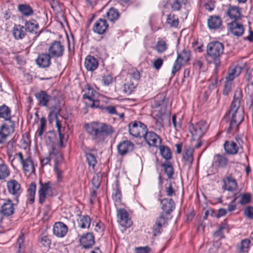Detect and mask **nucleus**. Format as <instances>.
<instances>
[{"instance_id": "nucleus-1", "label": "nucleus", "mask_w": 253, "mask_h": 253, "mask_svg": "<svg viewBox=\"0 0 253 253\" xmlns=\"http://www.w3.org/2000/svg\"><path fill=\"white\" fill-rule=\"evenodd\" d=\"M84 128L96 143L103 142L108 136L115 132V129L111 125L98 122L86 124Z\"/></svg>"}, {"instance_id": "nucleus-2", "label": "nucleus", "mask_w": 253, "mask_h": 253, "mask_svg": "<svg viewBox=\"0 0 253 253\" xmlns=\"http://www.w3.org/2000/svg\"><path fill=\"white\" fill-rule=\"evenodd\" d=\"M224 46L219 42H211L207 46V59L210 63L215 64V67L220 64V57L223 54Z\"/></svg>"}, {"instance_id": "nucleus-3", "label": "nucleus", "mask_w": 253, "mask_h": 253, "mask_svg": "<svg viewBox=\"0 0 253 253\" xmlns=\"http://www.w3.org/2000/svg\"><path fill=\"white\" fill-rule=\"evenodd\" d=\"M229 122V129L237 127L244 120V112L239 106H231L230 109L225 116Z\"/></svg>"}, {"instance_id": "nucleus-4", "label": "nucleus", "mask_w": 253, "mask_h": 253, "mask_svg": "<svg viewBox=\"0 0 253 253\" xmlns=\"http://www.w3.org/2000/svg\"><path fill=\"white\" fill-rule=\"evenodd\" d=\"M15 159L18 160L22 166L24 171L32 174L35 172V168L34 162L30 155L25 157L21 152L16 153L13 156H9V160L12 162Z\"/></svg>"}, {"instance_id": "nucleus-5", "label": "nucleus", "mask_w": 253, "mask_h": 253, "mask_svg": "<svg viewBox=\"0 0 253 253\" xmlns=\"http://www.w3.org/2000/svg\"><path fill=\"white\" fill-rule=\"evenodd\" d=\"M152 114L158 119L162 120L163 117L167 113V106L164 102V97L157 96L152 103Z\"/></svg>"}, {"instance_id": "nucleus-6", "label": "nucleus", "mask_w": 253, "mask_h": 253, "mask_svg": "<svg viewBox=\"0 0 253 253\" xmlns=\"http://www.w3.org/2000/svg\"><path fill=\"white\" fill-rule=\"evenodd\" d=\"M191 53L188 50L184 49L182 52L178 53L171 71L172 77H173L182 66L185 65L190 59Z\"/></svg>"}, {"instance_id": "nucleus-7", "label": "nucleus", "mask_w": 253, "mask_h": 253, "mask_svg": "<svg viewBox=\"0 0 253 253\" xmlns=\"http://www.w3.org/2000/svg\"><path fill=\"white\" fill-rule=\"evenodd\" d=\"M147 129L146 126L140 121H135L128 125L129 134L135 137H143Z\"/></svg>"}, {"instance_id": "nucleus-8", "label": "nucleus", "mask_w": 253, "mask_h": 253, "mask_svg": "<svg viewBox=\"0 0 253 253\" xmlns=\"http://www.w3.org/2000/svg\"><path fill=\"white\" fill-rule=\"evenodd\" d=\"M53 184L50 181L42 183L40 182L38 191L39 203L42 204L45 201L47 196H51L53 194Z\"/></svg>"}, {"instance_id": "nucleus-9", "label": "nucleus", "mask_w": 253, "mask_h": 253, "mask_svg": "<svg viewBox=\"0 0 253 253\" xmlns=\"http://www.w3.org/2000/svg\"><path fill=\"white\" fill-rule=\"evenodd\" d=\"M209 127L208 124L204 121L196 123L195 125H192L190 127V132L195 138H199L206 132Z\"/></svg>"}, {"instance_id": "nucleus-10", "label": "nucleus", "mask_w": 253, "mask_h": 253, "mask_svg": "<svg viewBox=\"0 0 253 253\" xmlns=\"http://www.w3.org/2000/svg\"><path fill=\"white\" fill-rule=\"evenodd\" d=\"M64 52V46L59 41H54L48 48V53L52 58H60L63 55Z\"/></svg>"}, {"instance_id": "nucleus-11", "label": "nucleus", "mask_w": 253, "mask_h": 253, "mask_svg": "<svg viewBox=\"0 0 253 253\" xmlns=\"http://www.w3.org/2000/svg\"><path fill=\"white\" fill-rule=\"evenodd\" d=\"M118 222L121 226L126 228L130 227L132 224V221L127 211L123 207L117 209Z\"/></svg>"}, {"instance_id": "nucleus-12", "label": "nucleus", "mask_w": 253, "mask_h": 253, "mask_svg": "<svg viewBox=\"0 0 253 253\" xmlns=\"http://www.w3.org/2000/svg\"><path fill=\"white\" fill-rule=\"evenodd\" d=\"M7 187L8 192L15 196V200L18 203V197L22 192L20 184L17 181L12 180L7 183Z\"/></svg>"}, {"instance_id": "nucleus-13", "label": "nucleus", "mask_w": 253, "mask_h": 253, "mask_svg": "<svg viewBox=\"0 0 253 253\" xmlns=\"http://www.w3.org/2000/svg\"><path fill=\"white\" fill-rule=\"evenodd\" d=\"M143 137L146 143L150 146L158 147L161 142L159 136L153 131H146Z\"/></svg>"}, {"instance_id": "nucleus-14", "label": "nucleus", "mask_w": 253, "mask_h": 253, "mask_svg": "<svg viewBox=\"0 0 253 253\" xmlns=\"http://www.w3.org/2000/svg\"><path fill=\"white\" fill-rule=\"evenodd\" d=\"M222 188L224 190L232 192L237 189V183L231 174H227L223 178Z\"/></svg>"}, {"instance_id": "nucleus-15", "label": "nucleus", "mask_w": 253, "mask_h": 253, "mask_svg": "<svg viewBox=\"0 0 253 253\" xmlns=\"http://www.w3.org/2000/svg\"><path fill=\"white\" fill-rule=\"evenodd\" d=\"M244 66H240L238 65H232L230 66L228 70V75L225 78L227 80L233 81L234 79L237 77L241 74L243 69L248 70V68L246 67V64H244Z\"/></svg>"}, {"instance_id": "nucleus-16", "label": "nucleus", "mask_w": 253, "mask_h": 253, "mask_svg": "<svg viewBox=\"0 0 253 253\" xmlns=\"http://www.w3.org/2000/svg\"><path fill=\"white\" fill-rule=\"evenodd\" d=\"M68 227L62 222H57L53 227V234L59 238L64 237L67 233Z\"/></svg>"}, {"instance_id": "nucleus-17", "label": "nucleus", "mask_w": 253, "mask_h": 253, "mask_svg": "<svg viewBox=\"0 0 253 253\" xmlns=\"http://www.w3.org/2000/svg\"><path fill=\"white\" fill-rule=\"evenodd\" d=\"M117 149L121 155H125L133 151L134 144L129 140H124L118 144Z\"/></svg>"}, {"instance_id": "nucleus-18", "label": "nucleus", "mask_w": 253, "mask_h": 253, "mask_svg": "<svg viewBox=\"0 0 253 253\" xmlns=\"http://www.w3.org/2000/svg\"><path fill=\"white\" fill-rule=\"evenodd\" d=\"M80 242L84 248H90L94 244V236L90 232L83 234L80 239Z\"/></svg>"}, {"instance_id": "nucleus-19", "label": "nucleus", "mask_w": 253, "mask_h": 253, "mask_svg": "<svg viewBox=\"0 0 253 253\" xmlns=\"http://www.w3.org/2000/svg\"><path fill=\"white\" fill-rule=\"evenodd\" d=\"M226 14L233 21H236L241 17V9L238 6L230 5L226 10Z\"/></svg>"}, {"instance_id": "nucleus-20", "label": "nucleus", "mask_w": 253, "mask_h": 253, "mask_svg": "<svg viewBox=\"0 0 253 253\" xmlns=\"http://www.w3.org/2000/svg\"><path fill=\"white\" fill-rule=\"evenodd\" d=\"M234 198L237 204L244 206L251 202L252 196L250 193H238L234 195Z\"/></svg>"}, {"instance_id": "nucleus-21", "label": "nucleus", "mask_w": 253, "mask_h": 253, "mask_svg": "<svg viewBox=\"0 0 253 253\" xmlns=\"http://www.w3.org/2000/svg\"><path fill=\"white\" fill-rule=\"evenodd\" d=\"M51 56L48 53H42L39 55L36 59L37 65L41 68L48 67L51 64Z\"/></svg>"}, {"instance_id": "nucleus-22", "label": "nucleus", "mask_w": 253, "mask_h": 253, "mask_svg": "<svg viewBox=\"0 0 253 253\" xmlns=\"http://www.w3.org/2000/svg\"><path fill=\"white\" fill-rule=\"evenodd\" d=\"M228 28L231 33L236 37L241 36L244 31L243 26L236 21L229 23L228 24Z\"/></svg>"}, {"instance_id": "nucleus-23", "label": "nucleus", "mask_w": 253, "mask_h": 253, "mask_svg": "<svg viewBox=\"0 0 253 253\" xmlns=\"http://www.w3.org/2000/svg\"><path fill=\"white\" fill-rule=\"evenodd\" d=\"M228 160L225 155L216 154L213 158L212 165L218 168H225L228 165Z\"/></svg>"}, {"instance_id": "nucleus-24", "label": "nucleus", "mask_w": 253, "mask_h": 253, "mask_svg": "<svg viewBox=\"0 0 253 253\" xmlns=\"http://www.w3.org/2000/svg\"><path fill=\"white\" fill-rule=\"evenodd\" d=\"M98 60L93 56L87 55L84 60V67L88 71H95L98 66Z\"/></svg>"}, {"instance_id": "nucleus-25", "label": "nucleus", "mask_w": 253, "mask_h": 253, "mask_svg": "<svg viewBox=\"0 0 253 253\" xmlns=\"http://www.w3.org/2000/svg\"><path fill=\"white\" fill-rule=\"evenodd\" d=\"M35 96L39 105L45 107L48 106V103L51 98V96L44 91H41L36 93Z\"/></svg>"}, {"instance_id": "nucleus-26", "label": "nucleus", "mask_w": 253, "mask_h": 253, "mask_svg": "<svg viewBox=\"0 0 253 253\" xmlns=\"http://www.w3.org/2000/svg\"><path fill=\"white\" fill-rule=\"evenodd\" d=\"M108 25L106 20L100 19L96 21L93 26V31L99 35L103 34L107 30Z\"/></svg>"}, {"instance_id": "nucleus-27", "label": "nucleus", "mask_w": 253, "mask_h": 253, "mask_svg": "<svg viewBox=\"0 0 253 253\" xmlns=\"http://www.w3.org/2000/svg\"><path fill=\"white\" fill-rule=\"evenodd\" d=\"M162 209L166 214H169L175 208V204L171 199L165 198L161 201Z\"/></svg>"}, {"instance_id": "nucleus-28", "label": "nucleus", "mask_w": 253, "mask_h": 253, "mask_svg": "<svg viewBox=\"0 0 253 253\" xmlns=\"http://www.w3.org/2000/svg\"><path fill=\"white\" fill-rule=\"evenodd\" d=\"M26 34V28L19 24L15 25L12 29V35L16 40H20L25 37Z\"/></svg>"}, {"instance_id": "nucleus-29", "label": "nucleus", "mask_w": 253, "mask_h": 253, "mask_svg": "<svg viewBox=\"0 0 253 253\" xmlns=\"http://www.w3.org/2000/svg\"><path fill=\"white\" fill-rule=\"evenodd\" d=\"M167 221V217L166 213H162L157 218L155 225L153 228L156 233H161L162 227L164 226Z\"/></svg>"}, {"instance_id": "nucleus-30", "label": "nucleus", "mask_w": 253, "mask_h": 253, "mask_svg": "<svg viewBox=\"0 0 253 253\" xmlns=\"http://www.w3.org/2000/svg\"><path fill=\"white\" fill-rule=\"evenodd\" d=\"M190 4L187 0H175L171 4V8L174 11L179 10L184 8L188 11Z\"/></svg>"}, {"instance_id": "nucleus-31", "label": "nucleus", "mask_w": 253, "mask_h": 253, "mask_svg": "<svg viewBox=\"0 0 253 253\" xmlns=\"http://www.w3.org/2000/svg\"><path fill=\"white\" fill-rule=\"evenodd\" d=\"M13 204L11 200H8L2 204L1 206V214L6 216H10L14 213Z\"/></svg>"}, {"instance_id": "nucleus-32", "label": "nucleus", "mask_w": 253, "mask_h": 253, "mask_svg": "<svg viewBox=\"0 0 253 253\" xmlns=\"http://www.w3.org/2000/svg\"><path fill=\"white\" fill-rule=\"evenodd\" d=\"M222 21L218 16H210L208 20V25L211 29L218 28L221 25Z\"/></svg>"}, {"instance_id": "nucleus-33", "label": "nucleus", "mask_w": 253, "mask_h": 253, "mask_svg": "<svg viewBox=\"0 0 253 253\" xmlns=\"http://www.w3.org/2000/svg\"><path fill=\"white\" fill-rule=\"evenodd\" d=\"M194 149L191 147L186 148L183 155L185 165L190 166L193 162Z\"/></svg>"}, {"instance_id": "nucleus-34", "label": "nucleus", "mask_w": 253, "mask_h": 253, "mask_svg": "<svg viewBox=\"0 0 253 253\" xmlns=\"http://www.w3.org/2000/svg\"><path fill=\"white\" fill-rule=\"evenodd\" d=\"M224 148L228 154L234 155L237 153L238 147L237 144L233 141H226L224 144Z\"/></svg>"}, {"instance_id": "nucleus-35", "label": "nucleus", "mask_w": 253, "mask_h": 253, "mask_svg": "<svg viewBox=\"0 0 253 253\" xmlns=\"http://www.w3.org/2000/svg\"><path fill=\"white\" fill-rule=\"evenodd\" d=\"M91 223V219L87 215H81L78 218V226L81 228H88Z\"/></svg>"}, {"instance_id": "nucleus-36", "label": "nucleus", "mask_w": 253, "mask_h": 253, "mask_svg": "<svg viewBox=\"0 0 253 253\" xmlns=\"http://www.w3.org/2000/svg\"><path fill=\"white\" fill-rule=\"evenodd\" d=\"M0 118L6 122L11 120V110L7 106L2 105L0 106Z\"/></svg>"}, {"instance_id": "nucleus-37", "label": "nucleus", "mask_w": 253, "mask_h": 253, "mask_svg": "<svg viewBox=\"0 0 253 253\" xmlns=\"http://www.w3.org/2000/svg\"><path fill=\"white\" fill-rule=\"evenodd\" d=\"M112 198L114 202V205L116 209L124 207L123 204L122 203V194L121 191L116 189H115L112 193Z\"/></svg>"}, {"instance_id": "nucleus-38", "label": "nucleus", "mask_w": 253, "mask_h": 253, "mask_svg": "<svg viewBox=\"0 0 253 253\" xmlns=\"http://www.w3.org/2000/svg\"><path fill=\"white\" fill-rule=\"evenodd\" d=\"M18 10L24 16L28 17L33 15L34 11L32 7L27 4H19L18 7Z\"/></svg>"}, {"instance_id": "nucleus-39", "label": "nucleus", "mask_w": 253, "mask_h": 253, "mask_svg": "<svg viewBox=\"0 0 253 253\" xmlns=\"http://www.w3.org/2000/svg\"><path fill=\"white\" fill-rule=\"evenodd\" d=\"M8 124L4 123L1 126L0 130L6 134L7 136L8 135L13 133L14 131V123L11 120L7 121Z\"/></svg>"}, {"instance_id": "nucleus-40", "label": "nucleus", "mask_w": 253, "mask_h": 253, "mask_svg": "<svg viewBox=\"0 0 253 253\" xmlns=\"http://www.w3.org/2000/svg\"><path fill=\"white\" fill-rule=\"evenodd\" d=\"M36 190V184L35 183H31L28 189V200L29 204H33L35 201V193Z\"/></svg>"}, {"instance_id": "nucleus-41", "label": "nucleus", "mask_w": 253, "mask_h": 253, "mask_svg": "<svg viewBox=\"0 0 253 253\" xmlns=\"http://www.w3.org/2000/svg\"><path fill=\"white\" fill-rule=\"evenodd\" d=\"M26 29L31 33H37L39 28L38 23L34 19L26 21L25 23Z\"/></svg>"}, {"instance_id": "nucleus-42", "label": "nucleus", "mask_w": 253, "mask_h": 253, "mask_svg": "<svg viewBox=\"0 0 253 253\" xmlns=\"http://www.w3.org/2000/svg\"><path fill=\"white\" fill-rule=\"evenodd\" d=\"M251 241L249 239L242 240L240 243L237 246L238 251L240 253H245L248 251Z\"/></svg>"}, {"instance_id": "nucleus-43", "label": "nucleus", "mask_w": 253, "mask_h": 253, "mask_svg": "<svg viewBox=\"0 0 253 253\" xmlns=\"http://www.w3.org/2000/svg\"><path fill=\"white\" fill-rule=\"evenodd\" d=\"M98 95V92L94 89H93L92 87L88 86L86 88L85 93L83 95V97L84 99L91 100L96 98Z\"/></svg>"}, {"instance_id": "nucleus-44", "label": "nucleus", "mask_w": 253, "mask_h": 253, "mask_svg": "<svg viewBox=\"0 0 253 253\" xmlns=\"http://www.w3.org/2000/svg\"><path fill=\"white\" fill-rule=\"evenodd\" d=\"M60 112V109L58 107H53L50 108V111L48 116V122L50 124H52L54 120L56 121L57 115Z\"/></svg>"}, {"instance_id": "nucleus-45", "label": "nucleus", "mask_w": 253, "mask_h": 253, "mask_svg": "<svg viewBox=\"0 0 253 253\" xmlns=\"http://www.w3.org/2000/svg\"><path fill=\"white\" fill-rule=\"evenodd\" d=\"M46 124V121L45 118L42 117L40 119V123L39 126L38 127L37 131L36 132V136L40 137L41 139L42 138V135L43 132L45 130V126Z\"/></svg>"}, {"instance_id": "nucleus-46", "label": "nucleus", "mask_w": 253, "mask_h": 253, "mask_svg": "<svg viewBox=\"0 0 253 253\" xmlns=\"http://www.w3.org/2000/svg\"><path fill=\"white\" fill-rule=\"evenodd\" d=\"M119 16V13L117 9L111 8L106 13V17L107 19L111 21L114 22V21L118 19Z\"/></svg>"}, {"instance_id": "nucleus-47", "label": "nucleus", "mask_w": 253, "mask_h": 253, "mask_svg": "<svg viewBox=\"0 0 253 253\" xmlns=\"http://www.w3.org/2000/svg\"><path fill=\"white\" fill-rule=\"evenodd\" d=\"M242 92L241 89H237L234 93V99L231 106L240 107L241 101L242 99Z\"/></svg>"}, {"instance_id": "nucleus-48", "label": "nucleus", "mask_w": 253, "mask_h": 253, "mask_svg": "<svg viewBox=\"0 0 253 253\" xmlns=\"http://www.w3.org/2000/svg\"><path fill=\"white\" fill-rule=\"evenodd\" d=\"M159 150L161 156L166 160H169L171 158V153L169 148L166 146H160Z\"/></svg>"}, {"instance_id": "nucleus-49", "label": "nucleus", "mask_w": 253, "mask_h": 253, "mask_svg": "<svg viewBox=\"0 0 253 253\" xmlns=\"http://www.w3.org/2000/svg\"><path fill=\"white\" fill-rule=\"evenodd\" d=\"M136 86V84L131 81H127L124 84V91L128 94H131L135 90Z\"/></svg>"}, {"instance_id": "nucleus-50", "label": "nucleus", "mask_w": 253, "mask_h": 253, "mask_svg": "<svg viewBox=\"0 0 253 253\" xmlns=\"http://www.w3.org/2000/svg\"><path fill=\"white\" fill-rule=\"evenodd\" d=\"M167 23L170 27H176L178 25V18L174 14H169L168 15Z\"/></svg>"}, {"instance_id": "nucleus-51", "label": "nucleus", "mask_w": 253, "mask_h": 253, "mask_svg": "<svg viewBox=\"0 0 253 253\" xmlns=\"http://www.w3.org/2000/svg\"><path fill=\"white\" fill-rule=\"evenodd\" d=\"M10 174V171L5 164H0V179H4Z\"/></svg>"}, {"instance_id": "nucleus-52", "label": "nucleus", "mask_w": 253, "mask_h": 253, "mask_svg": "<svg viewBox=\"0 0 253 253\" xmlns=\"http://www.w3.org/2000/svg\"><path fill=\"white\" fill-rule=\"evenodd\" d=\"M233 86V81L227 80L225 78V81L223 85V94L224 95H227L231 91Z\"/></svg>"}, {"instance_id": "nucleus-53", "label": "nucleus", "mask_w": 253, "mask_h": 253, "mask_svg": "<svg viewBox=\"0 0 253 253\" xmlns=\"http://www.w3.org/2000/svg\"><path fill=\"white\" fill-rule=\"evenodd\" d=\"M86 158L89 167H91L92 169H94L97 163V161L95 156L90 153H86Z\"/></svg>"}, {"instance_id": "nucleus-54", "label": "nucleus", "mask_w": 253, "mask_h": 253, "mask_svg": "<svg viewBox=\"0 0 253 253\" xmlns=\"http://www.w3.org/2000/svg\"><path fill=\"white\" fill-rule=\"evenodd\" d=\"M167 49L166 42L163 40L159 41L156 45L155 50L159 53L164 52Z\"/></svg>"}, {"instance_id": "nucleus-55", "label": "nucleus", "mask_w": 253, "mask_h": 253, "mask_svg": "<svg viewBox=\"0 0 253 253\" xmlns=\"http://www.w3.org/2000/svg\"><path fill=\"white\" fill-rule=\"evenodd\" d=\"M162 167L164 169L165 172L167 175L168 178H171L173 173V170L171 164L168 162L163 164Z\"/></svg>"}, {"instance_id": "nucleus-56", "label": "nucleus", "mask_w": 253, "mask_h": 253, "mask_svg": "<svg viewBox=\"0 0 253 253\" xmlns=\"http://www.w3.org/2000/svg\"><path fill=\"white\" fill-rule=\"evenodd\" d=\"M53 155H54V153H50L48 156L40 158L41 165L42 168L47 165L50 166V162Z\"/></svg>"}, {"instance_id": "nucleus-57", "label": "nucleus", "mask_w": 253, "mask_h": 253, "mask_svg": "<svg viewBox=\"0 0 253 253\" xmlns=\"http://www.w3.org/2000/svg\"><path fill=\"white\" fill-rule=\"evenodd\" d=\"M101 181V174L98 172L96 173L93 177L92 180V183L96 189H97L100 184Z\"/></svg>"}, {"instance_id": "nucleus-58", "label": "nucleus", "mask_w": 253, "mask_h": 253, "mask_svg": "<svg viewBox=\"0 0 253 253\" xmlns=\"http://www.w3.org/2000/svg\"><path fill=\"white\" fill-rule=\"evenodd\" d=\"M17 245H18L19 253H23L24 252V235H21L19 236L17 241Z\"/></svg>"}, {"instance_id": "nucleus-59", "label": "nucleus", "mask_w": 253, "mask_h": 253, "mask_svg": "<svg viewBox=\"0 0 253 253\" xmlns=\"http://www.w3.org/2000/svg\"><path fill=\"white\" fill-rule=\"evenodd\" d=\"M172 123L175 129L177 131L181 127V119H179L178 121L176 120V116L175 115H173L172 116Z\"/></svg>"}, {"instance_id": "nucleus-60", "label": "nucleus", "mask_w": 253, "mask_h": 253, "mask_svg": "<svg viewBox=\"0 0 253 253\" xmlns=\"http://www.w3.org/2000/svg\"><path fill=\"white\" fill-rule=\"evenodd\" d=\"M113 79L110 74L104 75L102 77V82L105 86H108L112 83Z\"/></svg>"}, {"instance_id": "nucleus-61", "label": "nucleus", "mask_w": 253, "mask_h": 253, "mask_svg": "<svg viewBox=\"0 0 253 253\" xmlns=\"http://www.w3.org/2000/svg\"><path fill=\"white\" fill-rule=\"evenodd\" d=\"M165 192L166 195L169 197H172L175 195V191L172 185L170 183H169L165 187Z\"/></svg>"}, {"instance_id": "nucleus-62", "label": "nucleus", "mask_w": 253, "mask_h": 253, "mask_svg": "<svg viewBox=\"0 0 253 253\" xmlns=\"http://www.w3.org/2000/svg\"><path fill=\"white\" fill-rule=\"evenodd\" d=\"M164 60L161 58L155 59L152 62L153 67L156 70H159L163 64Z\"/></svg>"}, {"instance_id": "nucleus-63", "label": "nucleus", "mask_w": 253, "mask_h": 253, "mask_svg": "<svg viewBox=\"0 0 253 253\" xmlns=\"http://www.w3.org/2000/svg\"><path fill=\"white\" fill-rule=\"evenodd\" d=\"M53 156H55L54 159V168H58L59 165L62 163L63 158L61 154L58 153H54Z\"/></svg>"}, {"instance_id": "nucleus-64", "label": "nucleus", "mask_w": 253, "mask_h": 253, "mask_svg": "<svg viewBox=\"0 0 253 253\" xmlns=\"http://www.w3.org/2000/svg\"><path fill=\"white\" fill-rule=\"evenodd\" d=\"M244 215L249 219H253V207L248 206L244 210Z\"/></svg>"}]
</instances>
